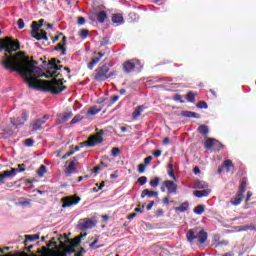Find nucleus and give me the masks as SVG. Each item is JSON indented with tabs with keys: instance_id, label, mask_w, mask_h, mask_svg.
Listing matches in <instances>:
<instances>
[{
	"instance_id": "nucleus-1",
	"label": "nucleus",
	"mask_w": 256,
	"mask_h": 256,
	"mask_svg": "<svg viewBox=\"0 0 256 256\" xmlns=\"http://www.w3.org/2000/svg\"><path fill=\"white\" fill-rule=\"evenodd\" d=\"M6 57V60L3 62L4 69L21 75L31 89H40V91L52 93L53 95H59V93H63L67 89V86H61V83L57 80H39L41 76H35V73L39 74L43 69L35 65L27 68V62L23 56L16 54L14 57Z\"/></svg>"
},
{
	"instance_id": "nucleus-2",
	"label": "nucleus",
	"mask_w": 256,
	"mask_h": 256,
	"mask_svg": "<svg viewBox=\"0 0 256 256\" xmlns=\"http://www.w3.org/2000/svg\"><path fill=\"white\" fill-rule=\"evenodd\" d=\"M186 239L190 245H193L196 241V245H203L209 239V234L205 230L197 231V228H193L187 231Z\"/></svg>"
},
{
	"instance_id": "nucleus-3",
	"label": "nucleus",
	"mask_w": 256,
	"mask_h": 256,
	"mask_svg": "<svg viewBox=\"0 0 256 256\" xmlns=\"http://www.w3.org/2000/svg\"><path fill=\"white\" fill-rule=\"evenodd\" d=\"M6 44V53L4 54V58L2 60V66H3V62L7 61V57H15L14 54L12 55V53H15V51H19V49H21V43H19V40H15L13 38H10L9 40H7L5 42Z\"/></svg>"
},
{
	"instance_id": "nucleus-4",
	"label": "nucleus",
	"mask_w": 256,
	"mask_h": 256,
	"mask_svg": "<svg viewBox=\"0 0 256 256\" xmlns=\"http://www.w3.org/2000/svg\"><path fill=\"white\" fill-rule=\"evenodd\" d=\"M58 63H61V61L57 60V58H52L50 61H48L46 74L47 79H49V77H59V75H61V73L58 71H61L63 66L57 65Z\"/></svg>"
},
{
	"instance_id": "nucleus-5",
	"label": "nucleus",
	"mask_w": 256,
	"mask_h": 256,
	"mask_svg": "<svg viewBox=\"0 0 256 256\" xmlns=\"http://www.w3.org/2000/svg\"><path fill=\"white\" fill-rule=\"evenodd\" d=\"M245 189H247V178H242L239 190L233 198H231L230 203L234 206L241 205V201H243V193H245Z\"/></svg>"
},
{
	"instance_id": "nucleus-6",
	"label": "nucleus",
	"mask_w": 256,
	"mask_h": 256,
	"mask_svg": "<svg viewBox=\"0 0 256 256\" xmlns=\"http://www.w3.org/2000/svg\"><path fill=\"white\" fill-rule=\"evenodd\" d=\"M110 70L111 68L107 64L98 67L94 71V81H98L99 83L107 81V73H109Z\"/></svg>"
},
{
	"instance_id": "nucleus-7",
	"label": "nucleus",
	"mask_w": 256,
	"mask_h": 256,
	"mask_svg": "<svg viewBox=\"0 0 256 256\" xmlns=\"http://www.w3.org/2000/svg\"><path fill=\"white\" fill-rule=\"evenodd\" d=\"M135 69H138V70L143 69V65H141L140 60L132 59L123 63L124 73H131L132 71H135Z\"/></svg>"
},
{
	"instance_id": "nucleus-8",
	"label": "nucleus",
	"mask_w": 256,
	"mask_h": 256,
	"mask_svg": "<svg viewBox=\"0 0 256 256\" xmlns=\"http://www.w3.org/2000/svg\"><path fill=\"white\" fill-rule=\"evenodd\" d=\"M47 119H49V117L47 115H44L42 118H37L33 120L30 124L32 131H41V129H43V125L47 123Z\"/></svg>"
},
{
	"instance_id": "nucleus-9",
	"label": "nucleus",
	"mask_w": 256,
	"mask_h": 256,
	"mask_svg": "<svg viewBox=\"0 0 256 256\" xmlns=\"http://www.w3.org/2000/svg\"><path fill=\"white\" fill-rule=\"evenodd\" d=\"M95 227V222L89 218H85L82 222H79L78 228L80 231H88V229H93Z\"/></svg>"
},
{
	"instance_id": "nucleus-10",
	"label": "nucleus",
	"mask_w": 256,
	"mask_h": 256,
	"mask_svg": "<svg viewBox=\"0 0 256 256\" xmlns=\"http://www.w3.org/2000/svg\"><path fill=\"white\" fill-rule=\"evenodd\" d=\"M164 187L168 191V195H177V184L171 180L164 181Z\"/></svg>"
},
{
	"instance_id": "nucleus-11",
	"label": "nucleus",
	"mask_w": 256,
	"mask_h": 256,
	"mask_svg": "<svg viewBox=\"0 0 256 256\" xmlns=\"http://www.w3.org/2000/svg\"><path fill=\"white\" fill-rule=\"evenodd\" d=\"M99 143H103L102 137L91 136L86 141V147H95V145H99Z\"/></svg>"
},
{
	"instance_id": "nucleus-12",
	"label": "nucleus",
	"mask_w": 256,
	"mask_h": 256,
	"mask_svg": "<svg viewBox=\"0 0 256 256\" xmlns=\"http://www.w3.org/2000/svg\"><path fill=\"white\" fill-rule=\"evenodd\" d=\"M31 37L37 41H49V37H47V32L45 30H40L39 32L31 34Z\"/></svg>"
},
{
	"instance_id": "nucleus-13",
	"label": "nucleus",
	"mask_w": 256,
	"mask_h": 256,
	"mask_svg": "<svg viewBox=\"0 0 256 256\" xmlns=\"http://www.w3.org/2000/svg\"><path fill=\"white\" fill-rule=\"evenodd\" d=\"M75 161H77V157H74L73 160H71L66 168V175H73L77 173V167H75Z\"/></svg>"
},
{
	"instance_id": "nucleus-14",
	"label": "nucleus",
	"mask_w": 256,
	"mask_h": 256,
	"mask_svg": "<svg viewBox=\"0 0 256 256\" xmlns=\"http://www.w3.org/2000/svg\"><path fill=\"white\" fill-rule=\"evenodd\" d=\"M182 117H186L188 119H201V114L197 112H192L189 110H184L180 113Z\"/></svg>"
},
{
	"instance_id": "nucleus-15",
	"label": "nucleus",
	"mask_w": 256,
	"mask_h": 256,
	"mask_svg": "<svg viewBox=\"0 0 256 256\" xmlns=\"http://www.w3.org/2000/svg\"><path fill=\"white\" fill-rule=\"evenodd\" d=\"M211 194V189H203V190H195L193 192V195L197 197L198 199H202V197H209Z\"/></svg>"
},
{
	"instance_id": "nucleus-16",
	"label": "nucleus",
	"mask_w": 256,
	"mask_h": 256,
	"mask_svg": "<svg viewBox=\"0 0 256 256\" xmlns=\"http://www.w3.org/2000/svg\"><path fill=\"white\" fill-rule=\"evenodd\" d=\"M81 201V197L76 196L75 198H70L66 202L63 203L62 207H73L74 205H77Z\"/></svg>"
},
{
	"instance_id": "nucleus-17",
	"label": "nucleus",
	"mask_w": 256,
	"mask_h": 256,
	"mask_svg": "<svg viewBox=\"0 0 256 256\" xmlns=\"http://www.w3.org/2000/svg\"><path fill=\"white\" fill-rule=\"evenodd\" d=\"M141 199H145V197H159V192L157 191H151L149 189H144L141 193Z\"/></svg>"
},
{
	"instance_id": "nucleus-18",
	"label": "nucleus",
	"mask_w": 256,
	"mask_h": 256,
	"mask_svg": "<svg viewBox=\"0 0 256 256\" xmlns=\"http://www.w3.org/2000/svg\"><path fill=\"white\" fill-rule=\"evenodd\" d=\"M112 23H115L116 25H123V23H125V19L122 14L117 13L112 16Z\"/></svg>"
},
{
	"instance_id": "nucleus-19",
	"label": "nucleus",
	"mask_w": 256,
	"mask_h": 256,
	"mask_svg": "<svg viewBox=\"0 0 256 256\" xmlns=\"http://www.w3.org/2000/svg\"><path fill=\"white\" fill-rule=\"evenodd\" d=\"M209 184L203 180H196L193 184V189H207Z\"/></svg>"
},
{
	"instance_id": "nucleus-20",
	"label": "nucleus",
	"mask_w": 256,
	"mask_h": 256,
	"mask_svg": "<svg viewBox=\"0 0 256 256\" xmlns=\"http://www.w3.org/2000/svg\"><path fill=\"white\" fill-rule=\"evenodd\" d=\"M94 15L98 23H105V19H107V12L100 11V12H96Z\"/></svg>"
},
{
	"instance_id": "nucleus-21",
	"label": "nucleus",
	"mask_w": 256,
	"mask_h": 256,
	"mask_svg": "<svg viewBox=\"0 0 256 256\" xmlns=\"http://www.w3.org/2000/svg\"><path fill=\"white\" fill-rule=\"evenodd\" d=\"M19 171V169L17 168H11V171H3L2 174L4 175L5 179H9L11 177H15V175H17V172Z\"/></svg>"
},
{
	"instance_id": "nucleus-22",
	"label": "nucleus",
	"mask_w": 256,
	"mask_h": 256,
	"mask_svg": "<svg viewBox=\"0 0 256 256\" xmlns=\"http://www.w3.org/2000/svg\"><path fill=\"white\" fill-rule=\"evenodd\" d=\"M58 117L62 123H66V121L70 120L71 117H73V112H65L63 114H59Z\"/></svg>"
},
{
	"instance_id": "nucleus-23",
	"label": "nucleus",
	"mask_w": 256,
	"mask_h": 256,
	"mask_svg": "<svg viewBox=\"0 0 256 256\" xmlns=\"http://www.w3.org/2000/svg\"><path fill=\"white\" fill-rule=\"evenodd\" d=\"M143 111H145V106H143V105L138 106V107L134 110V112L132 113L133 119H137V117H140V116H141V113H143Z\"/></svg>"
},
{
	"instance_id": "nucleus-24",
	"label": "nucleus",
	"mask_w": 256,
	"mask_h": 256,
	"mask_svg": "<svg viewBox=\"0 0 256 256\" xmlns=\"http://www.w3.org/2000/svg\"><path fill=\"white\" fill-rule=\"evenodd\" d=\"M189 209V202L185 201L180 206L175 208V211H178L179 213H185Z\"/></svg>"
},
{
	"instance_id": "nucleus-25",
	"label": "nucleus",
	"mask_w": 256,
	"mask_h": 256,
	"mask_svg": "<svg viewBox=\"0 0 256 256\" xmlns=\"http://www.w3.org/2000/svg\"><path fill=\"white\" fill-rule=\"evenodd\" d=\"M215 141H217V139H215V138H207L205 143H204V147L206 149H213V147H215Z\"/></svg>"
},
{
	"instance_id": "nucleus-26",
	"label": "nucleus",
	"mask_w": 256,
	"mask_h": 256,
	"mask_svg": "<svg viewBox=\"0 0 256 256\" xmlns=\"http://www.w3.org/2000/svg\"><path fill=\"white\" fill-rule=\"evenodd\" d=\"M41 31V26H39V23L37 21H33L31 24V35L34 33H38Z\"/></svg>"
},
{
	"instance_id": "nucleus-27",
	"label": "nucleus",
	"mask_w": 256,
	"mask_h": 256,
	"mask_svg": "<svg viewBox=\"0 0 256 256\" xmlns=\"http://www.w3.org/2000/svg\"><path fill=\"white\" fill-rule=\"evenodd\" d=\"M11 124L14 125V127H23L25 122L21 118H12Z\"/></svg>"
},
{
	"instance_id": "nucleus-28",
	"label": "nucleus",
	"mask_w": 256,
	"mask_h": 256,
	"mask_svg": "<svg viewBox=\"0 0 256 256\" xmlns=\"http://www.w3.org/2000/svg\"><path fill=\"white\" fill-rule=\"evenodd\" d=\"M195 97H197V93L190 91L186 94V100L188 103H195Z\"/></svg>"
},
{
	"instance_id": "nucleus-29",
	"label": "nucleus",
	"mask_w": 256,
	"mask_h": 256,
	"mask_svg": "<svg viewBox=\"0 0 256 256\" xmlns=\"http://www.w3.org/2000/svg\"><path fill=\"white\" fill-rule=\"evenodd\" d=\"M54 51H61V55H67V48L61 43L54 47Z\"/></svg>"
},
{
	"instance_id": "nucleus-30",
	"label": "nucleus",
	"mask_w": 256,
	"mask_h": 256,
	"mask_svg": "<svg viewBox=\"0 0 256 256\" xmlns=\"http://www.w3.org/2000/svg\"><path fill=\"white\" fill-rule=\"evenodd\" d=\"M39 239V234H32L25 236V243H31L33 241H37Z\"/></svg>"
},
{
	"instance_id": "nucleus-31",
	"label": "nucleus",
	"mask_w": 256,
	"mask_h": 256,
	"mask_svg": "<svg viewBox=\"0 0 256 256\" xmlns=\"http://www.w3.org/2000/svg\"><path fill=\"white\" fill-rule=\"evenodd\" d=\"M198 132L200 135H209V127H207L205 124H202L198 127Z\"/></svg>"
},
{
	"instance_id": "nucleus-32",
	"label": "nucleus",
	"mask_w": 256,
	"mask_h": 256,
	"mask_svg": "<svg viewBox=\"0 0 256 256\" xmlns=\"http://www.w3.org/2000/svg\"><path fill=\"white\" fill-rule=\"evenodd\" d=\"M238 231H256V224L239 226Z\"/></svg>"
},
{
	"instance_id": "nucleus-33",
	"label": "nucleus",
	"mask_w": 256,
	"mask_h": 256,
	"mask_svg": "<svg viewBox=\"0 0 256 256\" xmlns=\"http://www.w3.org/2000/svg\"><path fill=\"white\" fill-rule=\"evenodd\" d=\"M195 215H203V213H205V206L204 205H197L194 209H193Z\"/></svg>"
},
{
	"instance_id": "nucleus-34",
	"label": "nucleus",
	"mask_w": 256,
	"mask_h": 256,
	"mask_svg": "<svg viewBox=\"0 0 256 256\" xmlns=\"http://www.w3.org/2000/svg\"><path fill=\"white\" fill-rule=\"evenodd\" d=\"M98 113H101V108L97 106L90 107L87 111V115H97Z\"/></svg>"
},
{
	"instance_id": "nucleus-35",
	"label": "nucleus",
	"mask_w": 256,
	"mask_h": 256,
	"mask_svg": "<svg viewBox=\"0 0 256 256\" xmlns=\"http://www.w3.org/2000/svg\"><path fill=\"white\" fill-rule=\"evenodd\" d=\"M45 173H47V166L41 165L37 170L38 177H45Z\"/></svg>"
},
{
	"instance_id": "nucleus-36",
	"label": "nucleus",
	"mask_w": 256,
	"mask_h": 256,
	"mask_svg": "<svg viewBox=\"0 0 256 256\" xmlns=\"http://www.w3.org/2000/svg\"><path fill=\"white\" fill-rule=\"evenodd\" d=\"M161 181L160 177H155L154 179L150 180V187H159V182Z\"/></svg>"
},
{
	"instance_id": "nucleus-37",
	"label": "nucleus",
	"mask_w": 256,
	"mask_h": 256,
	"mask_svg": "<svg viewBox=\"0 0 256 256\" xmlns=\"http://www.w3.org/2000/svg\"><path fill=\"white\" fill-rule=\"evenodd\" d=\"M224 166L226 167L227 172L231 171V168L232 169L235 168V166L233 165V161H231V160L224 161Z\"/></svg>"
},
{
	"instance_id": "nucleus-38",
	"label": "nucleus",
	"mask_w": 256,
	"mask_h": 256,
	"mask_svg": "<svg viewBox=\"0 0 256 256\" xmlns=\"http://www.w3.org/2000/svg\"><path fill=\"white\" fill-rule=\"evenodd\" d=\"M79 121H83V116L76 115L71 121L70 125H75V123H79Z\"/></svg>"
},
{
	"instance_id": "nucleus-39",
	"label": "nucleus",
	"mask_w": 256,
	"mask_h": 256,
	"mask_svg": "<svg viewBox=\"0 0 256 256\" xmlns=\"http://www.w3.org/2000/svg\"><path fill=\"white\" fill-rule=\"evenodd\" d=\"M119 153H121V149L119 147L112 148V151H111L112 157H119Z\"/></svg>"
},
{
	"instance_id": "nucleus-40",
	"label": "nucleus",
	"mask_w": 256,
	"mask_h": 256,
	"mask_svg": "<svg viewBox=\"0 0 256 256\" xmlns=\"http://www.w3.org/2000/svg\"><path fill=\"white\" fill-rule=\"evenodd\" d=\"M196 107H198V109H209V105H207L205 101H199Z\"/></svg>"
},
{
	"instance_id": "nucleus-41",
	"label": "nucleus",
	"mask_w": 256,
	"mask_h": 256,
	"mask_svg": "<svg viewBox=\"0 0 256 256\" xmlns=\"http://www.w3.org/2000/svg\"><path fill=\"white\" fill-rule=\"evenodd\" d=\"M79 35H80V37H82V39H87L89 37V30L82 29V30H80Z\"/></svg>"
},
{
	"instance_id": "nucleus-42",
	"label": "nucleus",
	"mask_w": 256,
	"mask_h": 256,
	"mask_svg": "<svg viewBox=\"0 0 256 256\" xmlns=\"http://www.w3.org/2000/svg\"><path fill=\"white\" fill-rule=\"evenodd\" d=\"M34 143H35V140H33L32 138H28V139L24 140V145L26 147H33Z\"/></svg>"
},
{
	"instance_id": "nucleus-43",
	"label": "nucleus",
	"mask_w": 256,
	"mask_h": 256,
	"mask_svg": "<svg viewBox=\"0 0 256 256\" xmlns=\"http://www.w3.org/2000/svg\"><path fill=\"white\" fill-rule=\"evenodd\" d=\"M174 101H177L178 103H185V100H183V96L181 94H176L174 96Z\"/></svg>"
},
{
	"instance_id": "nucleus-44",
	"label": "nucleus",
	"mask_w": 256,
	"mask_h": 256,
	"mask_svg": "<svg viewBox=\"0 0 256 256\" xmlns=\"http://www.w3.org/2000/svg\"><path fill=\"white\" fill-rule=\"evenodd\" d=\"M137 182L139 183V185L143 186L145 185V183H147V178L146 176H141L138 178Z\"/></svg>"
},
{
	"instance_id": "nucleus-45",
	"label": "nucleus",
	"mask_w": 256,
	"mask_h": 256,
	"mask_svg": "<svg viewBox=\"0 0 256 256\" xmlns=\"http://www.w3.org/2000/svg\"><path fill=\"white\" fill-rule=\"evenodd\" d=\"M28 119H29V112L28 111H23L21 120L25 123V121H27Z\"/></svg>"
},
{
	"instance_id": "nucleus-46",
	"label": "nucleus",
	"mask_w": 256,
	"mask_h": 256,
	"mask_svg": "<svg viewBox=\"0 0 256 256\" xmlns=\"http://www.w3.org/2000/svg\"><path fill=\"white\" fill-rule=\"evenodd\" d=\"M17 25L18 29H23L25 27V21L23 20V18L18 19Z\"/></svg>"
},
{
	"instance_id": "nucleus-47",
	"label": "nucleus",
	"mask_w": 256,
	"mask_h": 256,
	"mask_svg": "<svg viewBox=\"0 0 256 256\" xmlns=\"http://www.w3.org/2000/svg\"><path fill=\"white\" fill-rule=\"evenodd\" d=\"M151 161H153V156H148L144 159V165H151Z\"/></svg>"
},
{
	"instance_id": "nucleus-48",
	"label": "nucleus",
	"mask_w": 256,
	"mask_h": 256,
	"mask_svg": "<svg viewBox=\"0 0 256 256\" xmlns=\"http://www.w3.org/2000/svg\"><path fill=\"white\" fill-rule=\"evenodd\" d=\"M168 175L173 179L174 181H177V177L175 176V171L174 170H168Z\"/></svg>"
},
{
	"instance_id": "nucleus-49",
	"label": "nucleus",
	"mask_w": 256,
	"mask_h": 256,
	"mask_svg": "<svg viewBox=\"0 0 256 256\" xmlns=\"http://www.w3.org/2000/svg\"><path fill=\"white\" fill-rule=\"evenodd\" d=\"M145 167H147V165H145V164H139V165H138V172H140V173H145Z\"/></svg>"
},
{
	"instance_id": "nucleus-50",
	"label": "nucleus",
	"mask_w": 256,
	"mask_h": 256,
	"mask_svg": "<svg viewBox=\"0 0 256 256\" xmlns=\"http://www.w3.org/2000/svg\"><path fill=\"white\" fill-rule=\"evenodd\" d=\"M71 155H75V151L71 150L70 152H67L62 156V159H67L68 157H71Z\"/></svg>"
},
{
	"instance_id": "nucleus-51",
	"label": "nucleus",
	"mask_w": 256,
	"mask_h": 256,
	"mask_svg": "<svg viewBox=\"0 0 256 256\" xmlns=\"http://www.w3.org/2000/svg\"><path fill=\"white\" fill-rule=\"evenodd\" d=\"M16 169H18L17 173H23L25 171V164H19Z\"/></svg>"
},
{
	"instance_id": "nucleus-52",
	"label": "nucleus",
	"mask_w": 256,
	"mask_h": 256,
	"mask_svg": "<svg viewBox=\"0 0 256 256\" xmlns=\"http://www.w3.org/2000/svg\"><path fill=\"white\" fill-rule=\"evenodd\" d=\"M214 147H216L218 151L223 149V145L218 140L215 141Z\"/></svg>"
},
{
	"instance_id": "nucleus-53",
	"label": "nucleus",
	"mask_w": 256,
	"mask_h": 256,
	"mask_svg": "<svg viewBox=\"0 0 256 256\" xmlns=\"http://www.w3.org/2000/svg\"><path fill=\"white\" fill-rule=\"evenodd\" d=\"M78 25H85V17L83 16L78 17Z\"/></svg>"
},
{
	"instance_id": "nucleus-54",
	"label": "nucleus",
	"mask_w": 256,
	"mask_h": 256,
	"mask_svg": "<svg viewBox=\"0 0 256 256\" xmlns=\"http://www.w3.org/2000/svg\"><path fill=\"white\" fill-rule=\"evenodd\" d=\"M153 205H155V201H150V203L146 206L147 211H151L153 209Z\"/></svg>"
},
{
	"instance_id": "nucleus-55",
	"label": "nucleus",
	"mask_w": 256,
	"mask_h": 256,
	"mask_svg": "<svg viewBox=\"0 0 256 256\" xmlns=\"http://www.w3.org/2000/svg\"><path fill=\"white\" fill-rule=\"evenodd\" d=\"M115 75H117V72H115V71L108 72L107 79H111V77H115Z\"/></svg>"
},
{
	"instance_id": "nucleus-56",
	"label": "nucleus",
	"mask_w": 256,
	"mask_h": 256,
	"mask_svg": "<svg viewBox=\"0 0 256 256\" xmlns=\"http://www.w3.org/2000/svg\"><path fill=\"white\" fill-rule=\"evenodd\" d=\"M5 175L3 173H0V185L5 184Z\"/></svg>"
},
{
	"instance_id": "nucleus-57",
	"label": "nucleus",
	"mask_w": 256,
	"mask_h": 256,
	"mask_svg": "<svg viewBox=\"0 0 256 256\" xmlns=\"http://www.w3.org/2000/svg\"><path fill=\"white\" fill-rule=\"evenodd\" d=\"M193 173H194V175H199V173H201V169L198 166H196L193 169Z\"/></svg>"
},
{
	"instance_id": "nucleus-58",
	"label": "nucleus",
	"mask_w": 256,
	"mask_h": 256,
	"mask_svg": "<svg viewBox=\"0 0 256 256\" xmlns=\"http://www.w3.org/2000/svg\"><path fill=\"white\" fill-rule=\"evenodd\" d=\"M136 213H143L145 211V205H142L141 208H135Z\"/></svg>"
},
{
	"instance_id": "nucleus-59",
	"label": "nucleus",
	"mask_w": 256,
	"mask_h": 256,
	"mask_svg": "<svg viewBox=\"0 0 256 256\" xmlns=\"http://www.w3.org/2000/svg\"><path fill=\"white\" fill-rule=\"evenodd\" d=\"M135 217H137V213H131L127 216V219H129V221H131V219H135Z\"/></svg>"
},
{
	"instance_id": "nucleus-60",
	"label": "nucleus",
	"mask_w": 256,
	"mask_h": 256,
	"mask_svg": "<svg viewBox=\"0 0 256 256\" xmlns=\"http://www.w3.org/2000/svg\"><path fill=\"white\" fill-rule=\"evenodd\" d=\"M96 64H94L93 60H91L89 63H88V69H90V71H92L93 67H95Z\"/></svg>"
},
{
	"instance_id": "nucleus-61",
	"label": "nucleus",
	"mask_w": 256,
	"mask_h": 256,
	"mask_svg": "<svg viewBox=\"0 0 256 256\" xmlns=\"http://www.w3.org/2000/svg\"><path fill=\"white\" fill-rule=\"evenodd\" d=\"M109 43V38L104 37L101 41V45H107Z\"/></svg>"
},
{
	"instance_id": "nucleus-62",
	"label": "nucleus",
	"mask_w": 256,
	"mask_h": 256,
	"mask_svg": "<svg viewBox=\"0 0 256 256\" xmlns=\"http://www.w3.org/2000/svg\"><path fill=\"white\" fill-rule=\"evenodd\" d=\"M161 150H156L153 152L154 157H161Z\"/></svg>"
},
{
	"instance_id": "nucleus-63",
	"label": "nucleus",
	"mask_w": 256,
	"mask_h": 256,
	"mask_svg": "<svg viewBox=\"0 0 256 256\" xmlns=\"http://www.w3.org/2000/svg\"><path fill=\"white\" fill-rule=\"evenodd\" d=\"M156 216L157 217H161V216H163V209H158L157 211H156Z\"/></svg>"
},
{
	"instance_id": "nucleus-64",
	"label": "nucleus",
	"mask_w": 256,
	"mask_h": 256,
	"mask_svg": "<svg viewBox=\"0 0 256 256\" xmlns=\"http://www.w3.org/2000/svg\"><path fill=\"white\" fill-rule=\"evenodd\" d=\"M162 203H163L164 205H169V197L163 198Z\"/></svg>"
}]
</instances>
